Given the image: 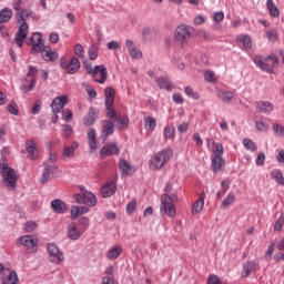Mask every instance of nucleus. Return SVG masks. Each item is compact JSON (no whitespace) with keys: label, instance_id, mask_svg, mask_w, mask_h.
<instances>
[{"label":"nucleus","instance_id":"obj_1","mask_svg":"<svg viewBox=\"0 0 284 284\" xmlns=\"http://www.w3.org/2000/svg\"><path fill=\"white\" fill-rule=\"evenodd\" d=\"M21 3H23V0H17L12 3V8L17 12L19 23L18 32L14 37V42L18 48H23V42L28 39V32H30L28 22L26 21V17H29V12L26 9L21 10Z\"/></svg>","mask_w":284,"mask_h":284},{"label":"nucleus","instance_id":"obj_2","mask_svg":"<svg viewBox=\"0 0 284 284\" xmlns=\"http://www.w3.org/2000/svg\"><path fill=\"white\" fill-rule=\"evenodd\" d=\"M0 170L4 187H8V190H17V181H19V176L17 175V172H14V169L8 166V163L3 162L0 164Z\"/></svg>","mask_w":284,"mask_h":284},{"label":"nucleus","instance_id":"obj_3","mask_svg":"<svg viewBox=\"0 0 284 284\" xmlns=\"http://www.w3.org/2000/svg\"><path fill=\"white\" fill-rule=\"evenodd\" d=\"M87 74L92 77L93 81L95 83H105V80L108 79V69L105 65L100 64L92 68V64H85Z\"/></svg>","mask_w":284,"mask_h":284},{"label":"nucleus","instance_id":"obj_4","mask_svg":"<svg viewBox=\"0 0 284 284\" xmlns=\"http://www.w3.org/2000/svg\"><path fill=\"white\" fill-rule=\"evenodd\" d=\"M170 159H172V149H164L158 152L150 160L152 170H161V168H163V165H165Z\"/></svg>","mask_w":284,"mask_h":284},{"label":"nucleus","instance_id":"obj_5","mask_svg":"<svg viewBox=\"0 0 284 284\" xmlns=\"http://www.w3.org/2000/svg\"><path fill=\"white\" fill-rule=\"evenodd\" d=\"M192 32H194V28L182 23L176 27L174 31V39L178 40L181 45H185V43H187L192 38Z\"/></svg>","mask_w":284,"mask_h":284},{"label":"nucleus","instance_id":"obj_6","mask_svg":"<svg viewBox=\"0 0 284 284\" xmlns=\"http://www.w3.org/2000/svg\"><path fill=\"white\" fill-rule=\"evenodd\" d=\"M39 72V69H37L34 65H29V71L27 73V77H30L31 80L28 83V78L23 79L22 84L20 85V90L22 94H28V92L34 90V87L37 85V74Z\"/></svg>","mask_w":284,"mask_h":284},{"label":"nucleus","instance_id":"obj_7","mask_svg":"<svg viewBox=\"0 0 284 284\" xmlns=\"http://www.w3.org/2000/svg\"><path fill=\"white\" fill-rule=\"evenodd\" d=\"M161 206L160 212L162 216H169V219H174L176 216V206L174 203L170 202V197H168V193H164L160 197Z\"/></svg>","mask_w":284,"mask_h":284},{"label":"nucleus","instance_id":"obj_8","mask_svg":"<svg viewBox=\"0 0 284 284\" xmlns=\"http://www.w3.org/2000/svg\"><path fill=\"white\" fill-rule=\"evenodd\" d=\"M60 68L67 71V74H77L81 70V62L79 58L72 57L70 61L67 58L60 59Z\"/></svg>","mask_w":284,"mask_h":284},{"label":"nucleus","instance_id":"obj_9","mask_svg":"<svg viewBox=\"0 0 284 284\" xmlns=\"http://www.w3.org/2000/svg\"><path fill=\"white\" fill-rule=\"evenodd\" d=\"M47 252L49 254V261L59 265L65 261V255L63 251L59 250V246L55 243H49L47 245Z\"/></svg>","mask_w":284,"mask_h":284},{"label":"nucleus","instance_id":"obj_10","mask_svg":"<svg viewBox=\"0 0 284 284\" xmlns=\"http://www.w3.org/2000/svg\"><path fill=\"white\" fill-rule=\"evenodd\" d=\"M19 243L26 247L29 254H34L39 250V240L32 235L20 236Z\"/></svg>","mask_w":284,"mask_h":284},{"label":"nucleus","instance_id":"obj_11","mask_svg":"<svg viewBox=\"0 0 284 284\" xmlns=\"http://www.w3.org/2000/svg\"><path fill=\"white\" fill-rule=\"evenodd\" d=\"M30 42L32 44L31 54H41L47 47L45 42L43 41V36H41L39 32L31 36Z\"/></svg>","mask_w":284,"mask_h":284},{"label":"nucleus","instance_id":"obj_12","mask_svg":"<svg viewBox=\"0 0 284 284\" xmlns=\"http://www.w3.org/2000/svg\"><path fill=\"white\" fill-rule=\"evenodd\" d=\"M74 200L77 203H82L88 207H94V205H97V195L90 191H85L82 194H75Z\"/></svg>","mask_w":284,"mask_h":284},{"label":"nucleus","instance_id":"obj_13","mask_svg":"<svg viewBox=\"0 0 284 284\" xmlns=\"http://www.w3.org/2000/svg\"><path fill=\"white\" fill-rule=\"evenodd\" d=\"M69 103L68 95H59L55 97L51 102V111L52 114H59L63 108H65V104Z\"/></svg>","mask_w":284,"mask_h":284},{"label":"nucleus","instance_id":"obj_14","mask_svg":"<svg viewBox=\"0 0 284 284\" xmlns=\"http://www.w3.org/2000/svg\"><path fill=\"white\" fill-rule=\"evenodd\" d=\"M121 149L119 148L118 143H110L100 150V156H118Z\"/></svg>","mask_w":284,"mask_h":284},{"label":"nucleus","instance_id":"obj_15","mask_svg":"<svg viewBox=\"0 0 284 284\" xmlns=\"http://www.w3.org/2000/svg\"><path fill=\"white\" fill-rule=\"evenodd\" d=\"M112 134H114V122H112L111 120H104L101 131L102 141H108V139H110Z\"/></svg>","mask_w":284,"mask_h":284},{"label":"nucleus","instance_id":"obj_16","mask_svg":"<svg viewBox=\"0 0 284 284\" xmlns=\"http://www.w3.org/2000/svg\"><path fill=\"white\" fill-rule=\"evenodd\" d=\"M67 236L71 241H79L81 236H83V233L81 230L77 229V224L72 222L67 227Z\"/></svg>","mask_w":284,"mask_h":284},{"label":"nucleus","instance_id":"obj_17","mask_svg":"<svg viewBox=\"0 0 284 284\" xmlns=\"http://www.w3.org/2000/svg\"><path fill=\"white\" fill-rule=\"evenodd\" d=\"M253 63H255L256 68H258L260 70L267 72V74H274V69L265 62L263 55H255L253 59Z\"/></svg>","mask_w":284,"mask_h":284},{"label":"nucleus","instance_id":"obj_18","mask_svg":"<svg viewBox=\"0 0 284 284\" xmlns=\"http://www.w3.org/2000/svg\"><path fill=\"white\" fill-rule=\"evenodd\" d=\"M8 273H4L1 277V284H19V275L17 271L7 270Z\"/></svg>","mask_w":284,"mask_h":284},{"label":"nucleus","instance_id":"obj_19","mask_svg":"<svg viewBox=\"0 0 284 284\" xmlns=\"http://www.w3.org/2000/svg\"><path fill=\"white\" fill-rule=\"evenodd\" d=\"M51 210H53L55 214H65V212H68L70 207L68 206V204H65L64 201L55 199L51 201Z\"/></svg>","mask_w":284,"mask_h":284},{"label":"nucleus","instance_id":"obj_20","mask_svg":"<svg viewBox=\"0 0 284 284\" xmlns=\"http://www.w3.org/2000/svg\"><path fill=\"white\" fill-rule=\"evenodd\" d=\"M40 54H42L43 61H47L48 63H52L57 59H59V52L52 51V48H50V45H47L44 50L40 52Z\"/></svg>","mask_w":284,"mask_h":284},{"label":"nucleus","instance_id":"obj_21","mask_svg":"<svg viewBox=\"0 0 284 284\" xmlns=\"http://www.w3.org/2000/svg\"><path fill=\"white\" fill-rule=\"evenodd\" d=\"M155 83L160 90H166V92H172L174 90V85L172 81L168 77H159L155 79Z\"/></svg>","mask_w":284,"mask_h":284},{"label":"nucleus","instance_id":"obj_22","mask_svg":"<svg viewBox=\"0 0 284 284\" xmlns=\"http://www.w3.org/2000/svg\"><path fill=\"white\" fill-rule=\"evenodd\" d=\"M211 163L213 172H221L225 168L223 155H211Z\"/></svg>","mask_w":284,"mask_h":284},{"label":"nucleus","instance_id":"obj_23","mask_svg":"<svg viewBox=\"0 0 284 284\" xmlns=\"http://www.w3.org/2000/svg\"><path fill=\"white\" fill-rule=\"evenodd\" d=\"M116 192V184L114 182L105 183L101 187V196L102 199H110Z\"/></svg>","mask_w":284,"mask_h":284},{"label":"nucleus","instance_id":"obj_24","mask_svg":"<svg viewBox=\"0 0 284 284\" xmlns=\"http://www.w3.org/2000/svg\"><path fill=\"white\" fill-rule=\"evenodd\" d=\"M97 119H99V111L94 106H91L89 109L88 116L84 118V125H94V123H97Z\"/></svg>","mask_w":284,"mask_h":284},{"label":"nucleus","instance_id":"obj_25","mask_svg":"<svg viewBox=\"0 0 284 284\" xmlns=\"http://www.w3.org/2000/svg\"><path fill=\"white\" fill-rule=\"evenodd\" d=\"M217 99H221L223 103H230L232 99H234V92L226 89H217L216 90Z\"/></svg>","mask_w":284,"mask_h":284},{"label":"nucleus","instance_id":"obj_26","mask_svg":"<svg viewBox=\"0 0 284 284\" xmlns=\"http://www.w3.org/2000/svg\"><path fill=\"white\" fill-rule=\"evenodd\" d=\"M119 168L121 171L122 176H130L132 172H134V168L130 165V162H128L125 159L119 160Z\"/></svg>","mask_w":284,"mask_h":284},{"label":"nucleus","instance_id":"obj_27","mask_svg":"<svg viewBox=\"0 0 284 284\" xmlns=\"http://www.w3.org/2000/svg\"><path fill=\"white\" fill-rule=\"evenodd\" d=\"M257 112H262V114H270L274 112V104L270 101H260L256 104Z\"/></svg>","mask_w":284,"mask_h":284},{"label":"nucleus","instance_id":"obj_28","mask_svg":"<svg viewBox=\"0 0 284 284\" xmlns=\"http://www.w3.org/2000/svg\"><path fill=\"white\" fill-rule=\"evenodd\" d=\"M122 253H123V246L121 245L113 246L106 252V258L108 261H116V258H119Z\"/></svg>","mask_w":284,"mask_h":284},{"label":"nucleus","instance_id":"obj_29","mask_svg":"<svg viewBox=\"0 0 284 284\" xmlns=\"http://www.w3.org/2000/svg\"><path fill=\"white\" fill-rule=\"evenodd\" d=\"M116 94V91H114V88L112 87H108L104 89V105H108V108H110V105H114V97Z\"/></svg>","mask_w":284,"mask_h":284},{"label":"nucleus","instance_id":"obj_30","mask_svg":"<svg viewBox=\"0 0 284 284\" xmlns=\"http://www.w3.org/2000/svg\"><path fill=\"white\" fill-rule=\"evenodd\" d=\"M79 148V142L74 141L72 142L71 146H64L62 150V156L64 159H72V156H74V152L78 150Z\"/></svg>","mask_w":284,"mask_h":284},{"label":"nucleus","instance_id":"obj_31","mask_svg":"<svg viewBox=\"0 0 284 284\" xmlns=\"http://www.w3.org/2000/svg\"><path fill=\"white\" fill-rule=\"evenodd\" d=\"M257 266H258V262H256V261H251V262L244 263L242 276L244 278H247V276H250V274H252V272H254V270Z\"/></svg>","mask_w":284,"mask_h":284},{"label":"nucleus","instance_id":"obj_32","mask_svg":"<svg viewBox=\"0 0 284 284\" xmlns=\"http://www.w3.org/2000/svg\"><path fill=\"white\" fill-rule=\"evenodd\" d=\"M12 14H14V12L10 8H3L0 10V24L8 23V21L12 19Z\"/></svg>","mask_w":284,"mask_h":284},{"label":"nucleus","instance_id":"obj_33","mask_svg":"<svg viewBox=\"0 0 284 284\" xmlns=\"http://www.w3.org/2000/svg\"><path fill=\"white\" fill-rule=\"evenodd\" d=\"M236 41L237 43H242L245 50H250V48H252V37H250L248 34L237 36Z\"/></svg>","mask_w":284,"mask_h":284},{"label":"nucleus","instance_id":"obj_34","mask_svg":"<svg viewBox=\"0 0 284 284\" xmlns=\"http://www.w3.org/2000/svg\"><path fill=\"white\" fill-rule=\"evenodd\" d=\"M26 150L29 154V159H37V144L34 140H28L26 142Z\"/></svg>","mask_w":284,"mask_h":284},{"label":"nucleus","instance_id":"obj_35","mask_svg":"<svg viewBox=\"0 0 284 284\" xmlns=\"http://www.w3.org/2000/svg\"><path fill=\"white\" fill-rule=\"evenodd\" d=\"M266 8L271 17H274V18L281 17V11L278 10V7H276V4L274 3V0H267Z\"/></svg>","mask_w":284,"mask_h":284},{"label":"nucleus","instance_id":"obj_36","mask_svg":"<svg viewBox=\"0 0 284 284\" xmlns=\"http://www.w3.org/2000/svg\"><path fill=\"white\" fill-rule=\"evenodd\" d=\"M271 178L274 179V181H276V183L278 185H283L284 186V176H283V172L281 171V169L272 170Z\"/></svg>","mask_w":284,"mask_h":284},{"label":"nucleus","instance_id":"obj_37","mask_svg":"<svg viewBox=\"0 0 284 284\" xmlns=\"http://www.w3.org/2000/svg\"><path fill=\"white\" fill-rule=\"evenodd\" d=\"M144 128L148 132H154V129L156 128V119L152 116L144 118Z\"/></svg>","mask_w":284,"mask_h":284},{"label":"nucleus","instance_id":"obj_38","mask_svg":"<svg viewBox=\"0 0 284 284\" xmlns=\"http://www.w3.org/2000/svg\"><path fill=\"white\" fill-rule=\"evenodd\" d=\"M88 141L91 150H97V130L90 129L88 133Z\"/></svg>","mask_w":284,"mask_h":284},{"label":"nucleus","instance_id":"obj_39","mask_svg":"<svg viewBox=\"0 0 284 284\" xmlns=\"http://www.w3.org/2000/svg\"><path fill=\"white\" fill-rule=\"evenodd\" d=\"M119 130H128V125H130V118L128 115H123L122 118H115Z\"/></svg>","mask_w":284,"mask_h":284},{"label":"nucleus","instance_id":"obj_40","mask_svg":"<svg viewBox=\"0 0 284 284\" xmlns=\"http://www.w3.org/2000/svg\"><path fill=\"white\" fill-rule=\"evenodd\" d=\"M245 150H248L250 152H256V150H258V146L256 145V143H254V141H252V139L250 138H245L242 141Z\"/></svg>","mask_w":284,"mask_h":284},{"label":"nucleus","instance_id":"obj_41","mask_svg":"<svg viewBox=\"0 0 284 284\" xmlns=\"http://www.w3.org/2000/svg\"><path fill=\"white\" fill-rule=\"evenodd\" d=\"M203 205H205V200L200 197L192 206V214H201Z\"/></svg>","mask_w":284,"mask_h":284},{"label":"nucleus","instance_id":"obj_42","mask_svg":"<svg viewBox=\"0 0 284 284\" xmlns=\"http://www.w3.org/2000/svg\"><path fill=\"white\" fill-rule=\"evenodd\" d=\"M78 225H79L81 233L83 234V232H85L88 230V227H90V220L85 216L80 217Z\"/></svg>","mask_w":284,"mask_h":284},{"label":"nucleus","instance_id":"obj_43","mask_svg":"<svg viewBox=\"0 0 284 284\" xmlns=\"http://www.w3.org/2000/svg\"><path fill=\"white\" fill-rule=\"evenodd\" d=\"M236 201L234 193H229L225 200L222 202V207H230Z\"/></svg>","mask_w":284,"mask_h":284},{"label":"nucleus","instance_id":"obj_44","mask_svg":"<svg viewBox=\"0 0 284 284\" xmlns=\"http://www.w3.org/2000/svg\"><path fill=\"white\" fill-rule=\"evenodd\" d=\"M61 114L64 123H70L72 121V118H73L72 110L63 109Z\"/></svg>","mask_w":284,"mask_h":284},{"label":"nucleus","instance_id":"obj_45","mask_svg":"<svg viewBox=\"0 0 284 284\" xmlns=\"http://www.w3.org/2000/svg\"><path fill=\"white\" fill-rule=\"evenodd\" d=\"M90 61H95L99 57V49L95 45H91L88 50Z\"/></svg>","mask_w":284,"mask_h":284},{"label":"nucleus","instance_id":"obj_46","mask_svg":"<svg viewBox=\"0 0 284 284\" xmlns=\"http://www.w3.org/2000/svg\"><path fill=\"white\" fill-rule=\"evenodd\" d=\"M62 131L67 139H70V136H72V134H74V130L72 129V125H70V124H63Z\"/></svg>","mask_w":284,"mask_h":284},{"label":"nucleus","instance_id":"obj_47","mask_svg":"<svg viewBox=\"0 0 284 284\" xmlns=\"http://www.w3.org/2000/svg\"><path fill=\"white\" fill-rule=\"evenodd\" d=\"M50 169H47L44 166V170L42 172V176L40 179V183H42V185H45V183H48V181H50V172H49Z\"/></svg>","mask_w":284,"mask_h":284},{"label":"nucleus","instance_id":"obj_48","mask_svg":"<svg viewBox=\"0 0 284 284\" xmlns=\"http://www.w3.org/2000/svg\"><path fill=\"white\" fill-rule=\"evenodd\" d=\"M37 230V222L29 221L24 224V232L29 233L34 232Z\"/></svg>","mask_w":284,"mask_h":284},{"label":"nucleus","instance_id":"obj_49","mask_svg":"<svg viewBox=\"0 0 284 284\" xmlns=\"http://www.w3.org/2000/svg\"><path fill=\"white\" fill-rule=\"evenodd\" d=\"M255 128L258 132H267V125L263 120L255 121Z\"/></svg>","mask_w":284,"mask_h":284},{"label":"nucleus","instance_id":"obj_50","mask_svg":"<svg viewBox=\"0 0 284 284\" xmlns=\"http://www.w3.org/2000/svg\"><path fill=\"white\" fill-rule=\"evenodd\" d=\"M211 156H223V144L216 143Z\"/></svg>","mask_w":284,"mask_h":284},{"label":"nucleus","instance_id":"obj_51","mask_svg":"<svg viewBox=\"0 0 284 284\" xmlns=\"http://www.w3.org/2000/svg\"><path fill=\"white\" fill-rule=\"evenodd\" d=\"M184 92L186 97L194 99V101H199V94L194 92L190 87H185Z\"/></svg>","mask_w":284,"mask_h":284},{"label":"nucleus","instance_id":"obj_52","mask_svg":"<svg viewBox=\"0 0 284 284\" xmlns=\"http://www.w3.org/2000/svg\"><path fill=\"white\" fill-rule=\"evenodd\" d=\"M84 50H83V45L78 43L74 45V54L78 55L79 59H83V54H84Z\"/></svg>","mask_w":284,"mask_h":284},{"label":"nucleus","instance_id":"obj_53","mask_svg":"<svg viewBox=\"0 0 284 284\" xmlns=\"http://www.w3.org/2000/svg\"><path fill=\"white\" fill-rule=\"evenodd\" d=\"M266 37L268 41H272L274 43V41L278 39V32H276V30H268L266 31Z\"/></svg>","mask_w":284,"mask_h":284},{"label":"nucleus","instance_id":"obj_54","mask_svg":"<svg viewBox=\"0 0 284 284\" xmlns=\"http://www.w3.org/2000/svg\"><path fill=\"white\" fill-rule=\"evenodd\" d=\"M204 79L209 83H214V81H216V78L214 77V72L211 70L205 71Z\"/></svg>","mask_w":284,"mask_h":284},{"label":"nucleus","instance_id":"obj_55","mask_svg":"<svg viewBox=\"0 0 284 284\" xmlns=\"http://www.w3.org/2000/svg\"><path fill=\"white\" fill-rule=\"evenodd\" d=\"M81 216V209L79 206H72L71 207V219L72 221L79 219Z\"/></svg>","mask_w":284,"mask_h":284},{"label":"nucleus","instance_id":"obj_56","mask_svg":"<svg viewBox=\"0 0 284 284\" xmlns=\"http://www.w3.org/2000/svg\"><path fill=\"white\" fill-rule=\"evenodd\" d=\"M255 164L261 168L262 165H265V153L261 152L258 153L257 158L255 159Z\"/></svg>","mask_w":284,"mask_h":284},{"label":"nucleus","instance_id":"obj_57","mask_svg":"<svg viewBox=\"0 0 284 284\" xmlns=\"http://www.w3.org/2000/svg\"><path fill=\"white\" fill-rule=\"evenodd\" d=\"M136 210V201H131L126 204V214H134Z\"/></svg>","mask_w":284,"mask_h":284},{"label":"nucleus","instance_id":"obj_58","mask_svg":"<svg viewBox=\"0 0 284 284\" xmlns=\"http://www.w3.org/2000/svg\"><path fill=\"white\" fill-rule=\"evenodd\" d=\"M7 110L10 114H13V116H19V109H17V104H8Z\"/></svg>","mask_w":284,"mask_h":284},{"label":"nucleus","instance_id":"obj_59","mask_svg":"<svg viewBox=\"0 0 284 284\" xmlns=\"http://www.w3.org/2000/svg\"><path fill=\"white\" fill-rule=\"evenodd\" d=\"M283 225H284V219H283V216H280L276 220L275 225H274L275 232H281V230H283Z\"/></svg>","mask_w":284,"mask_h":284},{"label":"nucleus","instance_id":"obj_60","mask_svg":"<svg viewBox=\"0 0 284 284\" xmlns=\"http://www.w3.org/2000/svg\"><path fill=\"white\" fill-rule=\"evenodd\" d=\"M223 19H225V13H223L222 11H217L213 16V21L215 23H221V21H223Z\"/></svg>","mask_w":284,"mask_h":284},{"label":"nucleus","instance_id":"obj_61","mask_svg":"<svg viewBox=\"0 0 284 284\" xmlns=\"http://www.w3.org/2000/svg\"><path fill=\"white\" fill-rule=\"evenodd\" d=\"M163 134L166 139H172V136H174V128L172 126H165Z\"/></svg>","mask_w":284,"mask_h":284},{"label":"nucleus","instance_id":"obj_62","mask_svg":"<svg viewBox=\"0 0 284 284\" xmlns=\"http://www.w3.org/2000/svg\"><path fill=\"white\" fill-rule=\"evenodd\" d=\"M273 131L277 136H284V126H281L278 124H273Z\"/></svg>","mask_w":284,"mask_h":284},{"label":"nucleus","instance_id":"obj_63","mask_svg":"<svg viewBox=\"0 0 284 284\" xmlns=\"http://www.w3.org/2000/svg\"><path fill=\"white\" fill-rule=\"evenodd\" d=\"M102 284H119V282H116L114 277L104 276L102 278Z\"/></svg>","mask_w":284,"mask_h":284},{"label":"nucleus","instance_id":"obj_64","mask_svg":"<svg viewBox=\"0 0 284 284\" xmlns=\"http://www.w3.org/2000/svg\"><path fill=\"white\" fill-rule=\"evenodd\" d=\"M207 284H221V280L216 275H211L207 280Z\"/></svg>","mask_w":284,"mask_h":284}]
</instances>
